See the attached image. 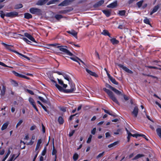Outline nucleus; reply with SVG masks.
Listing matches in <instances>:
<instances>
[{
    "label": "nucleus",
    "mask_w": 161,
    "mask_h": 161,
    "mask_svg": "<svg viewBox=\"0 0 161 161\" xmlns=\"http://www.w3.org/2000/svg\"><path fill=\"white\" fill-rule=\"evenodd\" d=\"M146 67L148 68H149V69H158V67H155V66H147Z\"/></svg>",
    "instance_id": "13d9d810"
},
{
    "label": "nucleus",
    "mask_w": 161,
    "mask_h": 161,
    "mask_svg": "<svg viewBox=\"0 0 161 161\" xmlns=\"http://www.w3.org/2000/svg\"><path fill=\"white\" fill-rule=\"evenodd\" d=\"M55 86L60 91L63 92L64 93V90L65 89H64L62 87L57 84H55Z\"/></svg>",
    "instance_id": "cd10ccee"
},
{
    "label": "nucleus",
    "mask_w": 161,
    "mask_h": 161,
    "mask_svg": "<svg viewBox=\"0 0 161 161\" xmlns=\"http://www.w3.org/2000/svg\"><path fill=\"white\" fill-rule=\"evenodd\" d=\"M17 54L21 56L22 57H23V58L27 59L28 60H30V58H29V57H27L26 55H23V54H22V53H21L18 52Z\"/></svg>",
    "instance_id": "c9c22d12"
},
{
    "label": "nucleus",
    "mask_w": 161,
    "mask_h": 161,
    "mask_svg": "<svg viewBox=\"0 0 161 161\" xmlns=\"http://www.w3.org/2000/svg\"><path fill=\"white\" fill-rule=\"evenodd\" d=\"M109 80H110L112 82L116 85H118V82H117L115 80V79L114 78L112 77H111Z\"/></svg>",
    "instance_id": "473e14b6"
},
{
    "label": "nucleus",
    "mask_w": 161,
    "mask_h": 161,
    "mask_svg": "<svg viewBox=\"0 0 161 161\" xmlns=\"http://www.w3.org/2000/svg\"><path fill=\"white\" fill-rule=\"evenodd\" d=\"M42 141L41 139H40L38 140L35 148V150L36 151H37V150H38L40 147L41 144L42 143Z\"/></svg>",
    "instance_id": "c756f323"
},
{
    "label": "nucleus",
    "mask_w": 161,
    "mask_h": 161,
    "mask_svg": "<svg viewBox=\"0 0 161 161\" xmlns=\"http://www.w3.org/2000/svg\"><path fill=\"white\" fill-rule=\"evenodd\" d=\"M38 99L40 100L43 103H46V101L41 96H39L38 97Z\"/></svg>",
    "instance_id": "8fccbe9b"
},
{
    "label": "nucleus",
    "mask_w": 161,
    "mask_h": 161,
    "mask_svg": "<svg viewBox=\"0 0 161 161\" xmlns=\"http://www.w3.org/2000/svg\"><path fill=\"white\" fill-rule=\"evenodd\" d=\"M75 130H72L71 132H70L69 134V137H71L74 134L75 132Z\"/></svg>",
    "instance_id": "bf43d9fd"
},
{
    "label": "nucleus",
    "mask_w": 161,
    "mask_h": 161,
    "mask_svg": "<svg viewBox=\"0 0 161 161\" xmlns=\"http://www.w3.org/2000/svg\"><path fill=\"white\" fill-rule=\"evenodd\" d=\"M25 36L27 37V38H28L29 39H30V40L32 41V42H35L36 43V42L35 40V39L30 34L27 33H25L24 34Z\"/></svg>",
    "instance_id": "1a4fd4ad"
},
{
    "label": "nucleus",
    "mask_w": 161,
    "mask_h": 161,
    "mask_svg": "<svg viewBox=\"0 0 161 161\" xmlns=\"http://www.w3.org/2000/svg\"><path fill=\"white\" fill-rule=\"evenodd\" d=\"M96 128H94L91 131V133L93 135H94L95 134L96 131Z\"/></svg>",
    "instance_id": "052dcab7"
},
{
    "label": "nucleus",
    "mask_w": 161,
    "mask_h": 161,
    "mask_svg": "<svg viewBox=\"0 0 161 161\" xmlns=\"http://www.w3.org/2000/svg\"><path fill=\"white\" fill-rule=\"evenodd\" d=\"M138 112V108L137 107H135L133 110L132 112V114L133 115L134 118H136L137 117Z\"/></svg>",
    "instance_id": "6e6552de"
},
{
    "label": "nucleus",
    "mask_w": 161,
    "mask_h": 161,
    "mask_svg": "<svg viewBox=\"0 0 161 161\" xmlns=\"http://www.w3.org/2000/svg\"><path fill=\"white\" fill-rule=\"evenodd\" d=\"M117 5V2L116 1L112 3L107 6V7L111 8H114L116 7Z\"/></svg>",
    "instance_id": "9b49d317"
},
{
    "label": "nucleus",
    "mask_w": 161,
    "mask_h": 161,
    "mask_svg": "<svg viewBox=\"0 0 161 161\" xmlns=\"http://www.w3.org/2000/svg\"><path fill=\"white\" fill-rule=\"evenodd\" d=\"M49 0H39L36 3L37 5L42 6L46 3Z\"/></svg>",
    "instance_id": "9d476101"
},
{
    "label": "nucleus",
    "mask_w": 161,
    "mask_h": 161,
    "mask_svg": "<svg viewBox=\"0 0 161 161\" xmlns=\"http://www.w3.org/2000/svg\"><path fill=\"white\" fill-rule=\"evenodd\" d=\"M36 126L35 125H33L30 128V130L31 131L33 130L36 129Z\"/></svg>",
    "instance_id": "680f3d73"
},
{
    "label": "nucleus",
    "mask_w": 161,
    "mask_h": 161,
    "mask_svg": "<svg viewBox=\"0 0 161 161\" xmlns=\"http://www.w3.org/2000/svg\"><path fill=\"white\" fill-rule=\"evenodd\" d=\"M11 153L9 149L8 151V152L6 155L5 157H4V158L3 159L2 161H5V160L8 157V156L10 154V153Z\"/></svg>",
    "instance_id": "a19ab883"
},
{
    "label": "nucleus",
    "mask_w": 161,
    "mask_h": 161,
    "mask_svg": "<svg viewBox=\"0 0 161 161\" xmlns=\"http://www.w3.org/2000/svg\"><path fill=\"white\" fill-rule=\"evenodd\" d=\"M156 132L157 135L159 136V137L161 138V128H158L156 129Z\"/></svg>",
    "instance_id": "72a5a7b5"
},
{
    "label": "nucleus",
    "mask_w": 161,
    "mask_h": 161,
    "mask_svg": "<svg viewBox=\"0 0 161 161\" xmlns=\"http://www.w3.org/2000/svg\"><path fill=\"white\" fill-rule=\"evenodd\" d=\"M57 48L59 49V50L62 52L61 53H63L67 54L70 56H72L73 54L66 48H67L66 46H57Z\"/></svg>",
    "instance_id": "f03ea898"
},
{
    "label": "nucleus",
    "mask_w": 161,
    "mask_h": 161,
    "mask_svg": "<svg viewBox=\"0 0 161 161\" xmlns=\"http://www.w3.org/2000/svg\"><path fill=\"white\" fill-rule=\"evenodd\" d=\"M32 18V16L31 14L28 13L24 14V18L27 19H29Z\"/></svg>",
    "instance_id": "a878e982"
},
{
    "label": "nucleus",
    "mask_w": 161,
    "mask_h": 161,
    "mask_svg": "<svg viewBox=\"0 0 161 161\" xmlns=\"http://www.w3.org/2000/svg\"><path fill=\"white\" fill-rule=\"evenodd\" d=\"M140 135L139 134H132V136L133 137H136V138H137L138 137L140 136Z\"/></svg>",
    "instance_id": "338daca9"
},
{
    "label": "nucleus",
    "mask_w": 161,
    "mask_h": 161,
    "mask_svg": "<svg viewBox=\"0 0 161 161\" xmlns=\"http://www.w3.org/2000/svg\"><path fill=\"white\" fill-rule=\"evenodd\" d=\"M42 131L43 133H45V132H46L45 128L43 124H42Z\"/></svg>",
    "instance_id": "0e129e2a"
},
{
    "label": "nucleus",
    "mask_w": 161,
    "mask_h": 161,
    "mask_svg": "<svg viewBox=\"0 0 161 161\" xmlns=\"http://www.w3.org/2000/svg\"><path fill=\"white\" fill-rule=\"evenodd\" d=\"M159 8L158 5H157L155 6L153 8V10L150 13V15H152L154 13L156 12Z\"/></svg>",
    "instance_id": "4be33fe9"
},
{
    "label": "nucleus",
    "mask_w": 161,
    "mask_h": 161,
    "mask_svg": "<svg viewBox=\"0 0 161 161\" xmlns=\"http://www.w3.org/2000/svg\"><path fill=\"white\" fill-rule=\"evenodd\" d=\"M119 14L121 16H124L125 15L126 11L125 10H119Z\"/></svg>",
    "instance_id": "37998d69"
},
{
    "label": "nucleus",
    "mask_w": 161,
    "mask_h": 161,
    "mask_svg": "<svg viewBox=\"0 0 161 161\" xmlns=\"http://www.w3.org/2000/svg\"><path fill=\"white\" fill-rule=\"evenodd\" d=\"M143 2V0H142L137 2L136 3V4L137 6L139 8H140L142 6Z\"/></svg>",
    "instance_id": "79ce46f5"
},
{
    "label": "nucleus",
    "mask_w": 161,
    "mask_h": 161,
    "mask_svg": "<svg viewBox=\"0 0 161 161\" xmlns=\"http://www.w3.org/2000/svg\"><path fill=\"white\" fill-rule=\"evenodd\" d=\"M70 89H66L64 90V93H74L76 90L75 84L73 83L72 81L69 83Z\"/></svg>",
    "instance_id": "7ed1b4c3"
},
{
    "label": "nucleus",
    "mask_w": 161,
    "mask_h": 161,
    "mask_svg": "<svg viewBox=\"0 0 161 161\" xmlns=\"http://www.w3.org/2000/svg\"><path fill=\"white\" fill-rule=\"evenodd\" d=\"M92 135H90L87 141L86 142L88 143H89L91 142L92 140Z\"/></svg>",
    "instance_id": "49530a36"
},
{
    "label": "nucleus",
    "mask_w": 161,
    "mask_h": 161,
    "mask_svg": "<svg viewBox=\"0 0 161 161\" xmlns=\"http://www.w3.org/2000/svg\"><path fill=\"white\" fill-rule=\"evenodd\" d=\"M1 44L4 46L5 48L7 49L10 51L16 54L18 52L12 49V47H13V46L12 45H8L7 44H6L4 42H2Z\"/></svg>",
    "instance_id": "39448f33"
},
{
    "label": "nucleus",
    "mask_w": 161,
    "mask_h": 161,
    "mask_svg": "<svg viewBox=\"0 0 161 161\" xmlns=\"http://www.w3.org/2000/svg\"><path fill=\"white\" fill-rule=\"evenodd\" d=\"M112 91H113L115 93L119 95H120L121 94V92L119 91L114 88L113 89Z\"/></svg>",
    "instance_id": "ea45409f"
},
{
    "label": "nucleus",
    "mask_w": 161,
    "mask_h": 161,
    "mask_svg": "<svg viewBox=\"0 0 161 161\" xmlns=\"http://www.w3.org/2000/svg\"><path fill=\"white\" fill-rule=\"evenodd\" d=\"M121 129H118L116 131L114 132V135H117L119 134L120 132H121Z\"/></svg>",
    "instance_id": "de8ad7c7"
},
{
    "label": "nucleus",
    "mask_w": 161,
    "mask_h": 161,
    "mask_svg": "<svg viewBox=\"0 0 161 161\" xmlns=\"http://www.w3.org/2000/svg\"><path fill=\"white\" fill-rule=\"evenodd\" d=\"M18 37H20V38L21 39H22L24 41L26 42L28 44H29L30 42H31L29 41L27 38L23 37V36L20 34H18Z\"/></svg>",
    "instance_id": "412c9836"
},
{
    "label": "nucleus",
    "mask_w": 161,
    "mask_h": 161,
    "mask_svg": "<svg viewBox=\"0 0 161 161\" xmlns=\"http://www.w3.org/2000/svg\"><path fill=\"white\" fill-rule=\"evenodd\" d=\"M26 91L31 95H33L34 94V92L31 90L27 89L26 90Z\"/></svg>",
    "instance_id": "6e6d98bb"
},
{
    "label": "nucleus",
    "mask_w": 161,
    "mask_h": 161,
    "mask_svg": "<svg viewBox=\"0 0 161 161\" xmlns=\"http://www.w3.org/2000/svg\"><path fill=\"white\" fill-rule=\"evenodd\" d=\"M104 153L105 152H103L102 153H99L97 157H96V158L97 159H98L99 158L103 156V155H104Z\"/></svg>",
    "instance_id": "09e8293b"
},
{
    "label": "nucleus",
    "mask_w": 161,
    "mask_h": 161,
    "mask_svg": "<svg viewBox=\"0 0 161 161\" xmlns=\"http://www.w3.org/2000/svg\"><path fill=\"white\" fill-rule=\"evenodd\" d=\"M18 16V13L15 11L7 13L5 14V16L10 18H14L17 17Z\"/></svg>",
    "instance_id": "423d86ee"
},
{
    "label": "nucleus",
    "mask_w": 161,
    "mask_h": 161,
    "mask_svg": "<svg viewBox=\"0 0 161 161\" xmlns=\"http://www.w3.org/2000/svg\"><path fill=\"white\" fill-rule=\"evenodd\" d=\"M143 22L144 23L147 25H149L151 27H152V25L150 23L149 19L147 17H145V19H143Z\"/></svg>",
    "instance_id": "b1692460"
},
{
    "label": "nucleus",
    "mask_w": 161,
    "mask_h": 161,
    "mask_svg": "<svg viewBox=\"0 0 161 161\" xmlns=\"http://www.w3.org/2000/svg\"><path fill=\"white\" fill-rule=\"evenodd\" d=\"M23 122V120L22 119H20V120L17 123V124H16V128H18V127Z\"/></svg>",
    "instance_id": "3c124183"
},
{
    "label": "nucleus",
    "mask_w": 161,
    "mask_h": 161,
    "mask_svg": "<svg viewBox=\"0 0 161 161\" xmlns=\"http://www.w3.org/2000/svg\"><path fill=\"white\" fill-rule=\"evenodd\" d=\"M58 121L60 125H62L64 123V120L61 116H59L58 119Z\"/></svg>",
    "instance_id": "7c9ffc66"
},
{
    "label": "nucleus",
    "mask_w": 161,
    "mask_h": 161,
    "mask_svg": "<svg viewBox=\"0 0 161 161\" xmlns=\"http://www.w3.org/2000/svg\"><path fill=\"white\" fill-rule=\"evenodd\" d=\"M46 147H45L43 150L42 151V156H44L46 153Z\"/></svg>",
    "instance_id": "864d4df0"
},
{
    "label": "nucleus",
    "mask_w": 161,
    "mask_h": 161,
    "mask_svg": "<svg viewBox=\"0 0 161 161\" xmlns=\"http://www.w3.org/2000/svg\"><path fill=\"white\" fill-rule=\"evenodd\" d=\"M68 57L69 58V57ZM69 58H70L71 60L78 63L80 65V64L79 62V61H80L83 64H84V62L83 61H82L80 59L77 57H69Z\"/></svg>",
    "instance_id": "f8f14e48"
},
{
    "label": "nucleus",
    "mask_w": 161,
    "mask_h": 161,
    "mask_svg": "<svg viewBox=\"0 0 161 161\" xmlns=\"http://www.w3.org/2000/svg\"><path fill=\"white\" fill-rule=\"evenodd\" d=\"M23 5L22 4H18L14 6V8L15 9H18L22 8Z\"/></svg>",
    "instance_id": "4c0bfd02"
},
{
    "label": "nucleus",
    "mask_w": 161,
    "mask_h": 161,
    "mask_svg": "<svg viewBox=\"0 0 161 161\" xmlns=\"http://www.w3.org/2000/svg\"><path fill=\"white\" fill-rule=\"evenodd\" d=\"M42 107L45 111L47 112L48 113H49V111L47 110L46 108L44 105H42Z\"/></svg>",
    "instance_id": "69168bd1"
},
{
    "label": "nucleus",
    "mask_w": 161,
    "mask_h": 161,
    "mask_svg": "<svg viewBox=\"0 0 161 161\" xmlns=\"http://www.w3.org/2000/svg\"><path fill=\"white\" fill-rule=\"evenodd\" d=\"M58 81L59 84L60 85H62L64 83L63 81L60 79H58Z\"/></svg>",
    "instance_id": "774afa93"
},
{
    "label": "nucleus",
    "mask_w": 161,
    "mask_h": 161,
    "mask_svg": "<svg viewBox=\"0 0 161 161\" xmlns=\"http://www.w3.org/2000/svg\"><path fill=\"white\" fill-rule=\"evenodd\" d=\"M119 67L122 68L126 72H127L132 74L133 73V72L131 70L129 69L128 68L125 66H124L123 65L121 64H118V65Z\"/></svg>",
    "instance_id": "0eeeda50"
},
{
    "label": "nucleus",
    "mask_w": 161,
    "mask_h": 161,
    "mask_svg": "<svg viewBox=\"0 0 161 161\" xmlns=\"http://www.w3.org/2000/svg\"><path fill=\"white\" fill-rule=\"evenodd\" d=\"M29 101L33 107L36 105V103L34 100V99L32 97H29Z\"/></svg>",
    "instance_id": "393cba45"
},
{
    "label": "nucleus",
    "mask_w": 161,
    "mask_h": 161,
    "mask_svg": "<svg viewBox=\"0 0 161 161\" xmlns=\"http://www.w3.org/2000/svg\"><path fill=\"white\" fill-rule=\"evenodd\" d=\"M57 1V0H50L47 3V5H48L51 4H53L54 3Z\"/></svg>",
    "instance_id": "a18cd8bd"
},
{
    "label": "nucleus",
    "mask_w": 161,
    "mask_h": 161,
    "mask_svg": "<svg viewBox=\"0 0 161 161\" xmlns=\"http://www.w3.org/2000/svg\"><path fill=\"white\" fill-rule=\"evenodd\" d=\"M110 41L113 45L117 44L119 42V41L116 40L114 38H113L111 39H110Z\"/></svg>",
    "instance_id": "aec40b11"
},
{
    "label": "nucleus",
    "mask_w": 161,
    "mask_h": 161,
    "mask_svg": "<svg viewBox=\"0 0 161 161\" xmlns=\"http://www.w3.org/2000/svg\"><path fill=\"white\" fill-rule=\"evenodd\" d=\"M30 12L33 14H36L37 15L42 14V11L40 9L36 8H31L30 9Z\"/></svg>",
    "instance_id": "20e7f679"
},
{
    "label": "nucleus",
    "mask_w": 161,
    "mask_h": 161,
    "mask_svg": "<svg viewBox=\"0 0 161 161\" xmlns=\"http://www.w3.org/2000/svg\"><path fill=\"white\" fill-rule=\"evenodd\" d=\"M73 8L66 9L59 11V13L62 14H66L69 13L73 10Z\"/></svg>",
    "instance_id": "dca6fc26"
},
{
    "label": "nucleus",
    "mask_w": 161,
    "mask_h": 161,
    "mask_svg": "<svg viewBox=\"0 0 161 161\" xmlns=\"http://www.w3.org/2000/svg\"><path fill=\"white\" fill-rule=\"evenodd\" d=\"M119 143V141H117L115 142H114L108 145V147L109 148L114 147H115L116 145H117Z\"/></svg>",
    "instance_id": "6ab92c4d"
},
{
    "label": "nucleus",
    "mask_w": 161,
    "mask_h": 161,
    "mask_svg": "<svg viewBox=\"0 0 161 161\" xmlns=\"http://www.w3.org/2000/svg\"><path fill=\"white\" fill-rule=\"evenodd\" d=\"M55 18L58 20H59L60 19L63 18V16L62 15L60 14H56L54 16Z\"/></svg>",
    "instance_id": "e433bc0d"
},
{
    "label": "nucleus",
    "mask_w": 161,
    "mask_h": 161,
    "mask_svg": "<svg viewBox=\"0 0 161 161\" xmlns=\"http://www.w3.org/2000/svg\"><path fill=\"white\" fill-rule=\"evenodd\" d=\"M0 91H1V93L0 95L2 96H4L6 90V86L3 85H2V88H1V87H0Z\"/></svg>",
    "instance_id": "ddd939ff"
},
{
    "label": "nucleus",
    "mask_w": 161,
    "mask_h": 161,
    "mask_svg": "<svg viewBox=\"0 0 161 161\" xmlns=\"http://www.w3.org/2000/svg\"><path fill=\"white\" fill-rule=\"evenodd\" d=\"M104 3V1L103 0H101L96 3L94 5V6L95 7H97L102 5Z\"/></svg>",
    "instance_id": "f3484780"
},
{
    "label": "nucleus",
    "mask_w": 161,
    "mask_h": 161,
    "mask_svg": "<svg viewBox=\"0 0 161 161\" xmlns=\"http://www.w3.org/2000/svg\"><path fill=\"white\" fill-rule=\"evenodd\" d=\"M102 12L107 17H109L111 15V11L104 10H103Z\"/></svg>",
    "instance_id": "a211bd4d"
},
{
    "label": "nucleus",
    "mask_w": 161,
    "mask_h": 161,
    "mask_svg": "<svg viewBox=\"0 0 161 161\" xmlns=\"http://www.w3.org/2000/svg\"><path fill=\"white\" fill-rule=\"evenodd\" d=\"M140 136H142L143 137V138L145 139L147 141H148V139L147 137L144 135L142 134H140Z\"/></svg>",
    "instance_id": "5fc2aeb1"
},
{
    "label": "nucleus",
    "mask_w": 161,
    "mask_h": 161,
    "mask_svg": "<svg viewBox=\"0 0 161 161\" xmlns=\"http://www.w3.org/2000/svg\"><path fill=\"white\" fill-rule=\"evenodd\" d=\"M67 32L77 38V33L74 30H72L71 31H67Z\"/></svg>",
    "instance_id": "4468645a"
},
{
    "label": "nucleus",
    "mask_w": 161,
    "mask_h": 161,
    "mask_svg": "<svg viewBox=\"0 0 161 161\" xmlns=\"http://www.w3.org/2000/svg\"><path fill=\"white\" fill-rule=\"evenodd\" d=\"M13 73L16 76L21 78L22 75L14 71H12Z\"/></svg>",
    "instance_id": "c03bdc74"
},
{
    "label": "nucleus",
    "mask_w": 161,
    "mask_h": 161,
    "mask_svg": "<svg viewBox=\"0 0 161 161\" xmlns=\"http://www.w3.org/2000/svg\"><path fill=\"white\" fill-rule=\"evenodd\" d=\"M15 156V155L13 154L12 155L11 157L9 159H8L7 161H12Z\"/></svg>",
    "instance_id": "e2e57ef3"
},
{
    "label": "nucleus",
    "mask_w": 161,
    "mask_h": 161,
    "mask_svg": "<svg viewBox=\"0 0 161 161\" xmlns=\"http://www.w3.org/2000/svg\"><path fill=\"white\" fill-rule=\"evenodd\" d=\"M59 45V44L58 43H54V44H49L48 45V46H52L53 47H54L57 48V46H59L58 45Z\"/></svg>",
    "instance_id": "603ef678"
},
{
    "label": "nucleus",
    "mask_w": 161,
    "mask_h": 161,
    "mask_svg": "<svg viewBox=\"0 0 161 161\" xmlns=\"http://www.w3.org/2000/svg\"><path fill=\"white\" fill-rule=\"evenodd\" d=\"M101 34L104 36H108L109 37H111L110 34L108 32V31L107 30H103V32L101 33Z\"/></svg>",
    "instance_id": "5701e85b"
},
{
    "label": "nucleus",
    "mask_w": 161,
    "mask_h": 161,
    "mask_svg": "<svg viewBox=\"0 0 161 161\" xmlns=\"http://www.w3.org/2000/svg\"><path fill=\"white\" fill-rule=\"evenodd\" d=\"M11 84L15 87H17L18 86V83L15 80H12L11 81Z\"/></svg>",
    "instance_id": "f704fd0d"
},
{
    "label": "nucleus",
    "mask_w": 161,
    "mask_h": 161,
    "mask_svg": "<svg viewBox=\"0 0 161 161\" xmlns=\"http://www.w3.org/2000/svg\"><path fill=\"white\" fill-rule=\"evenodd\" d=\"M78 157L79 155L78 154L76 153L73 155V158L74 160L75 161H76L78 159Z\"/></svg>",
    "instance_id": "58836bf2"
},
{
    "label": "nucleus",
    "mask_w": 161,
    "mask_h": 161,
    "mask_svg": "<svg viewBox=\"0 0 161 161\" xmlns=\"http://www.w3.org/2000/svg\"><path fill=\"white\" fill-rule=\"evenodd\" d=\"M144 156V155L143 154H137L134 158H133V160H136L140 158L143 157Z\"/></svg>",
    "instance_id": "2f4dec72"
},
{
    "label": "nucleus",
    "mask_w": 161,
    "mask_h": 161,
    "mask_svg": "<svg viewBox=\"0 0 161 161\" xmlns=\"http://www.w3.org/2000/svg\"><path fill=\"white\" fill-rule=\"evenodd\" d=\"M103 90L107 94L108 96L114 102L117 104L119 105V102L118 101L116 97L114 96L113 92L111 91L106 88H103Z\"/></svg>",
    "instance_id": "f257e3e1"
},
{
    "label": "nucleus",
    "mask_w": 161,
    "mask_h": 161,
    "mask_svg": "<svg viewBox=\"0 0 161 161\" xmlns=\"http://www.w3.org/2000/svg\"><path fill=\"white\" fill-rule=\"evenodd\" d=\"M9 124V122L7 121L5 123H4L2 125L1 130H3L5 129H6L8 126V125Z\"/></svg>",
    "instance_id": "bb28decb"
},
{
    "label": "nucleus",
    "mask_w": 161,
    "mask_h": 161,
    "mask_svg": "<svg viewBox=\"0 0 161 161\" xmlns=\"http://www.w3.org/2000/svg\"><path fill=\"white\" fill-rule=\"evenodd\" d=\"M57 150L55 148L54 144V142H53V150L52 151V155L55 156L54 158H56V159H57Z\"/></svg>",
    "instance_id": "2eb2a0df"
},
{
    "label": "nucleus",
    "mask_w": 161,
    "mask_h": 161,
    "mask_svg": "<svg viewBox=\"0 0 161 161\" xmlns=\"http://www.w3.org/2000/svg\"><path fill=\"white\" fill-rule=\"evenodd\" d=\"M90 75L96 77H97L98 76L96 74L95 72H92V71L91 72V73Z\"/></svg>",
    "instance_id": "4d7b16f0"
},
{
    "label": "nucleus",
    "mask_w": 161,
    "mask_h": 161,
    "mask_svg": "<svg viewBox=\"0 0 161 161\" xmlns=\"http://www.w3.org/2000/svg\"><path fill=\"white\" fill-rule=\"evenodd\" d=\"M63 76L64 79L67 80L69 81V83L70 82L72 81L71 78L68 75L64 74Z\"/></svg>",
    "instance_id": "c85d7f7f"
}]
</instances>
